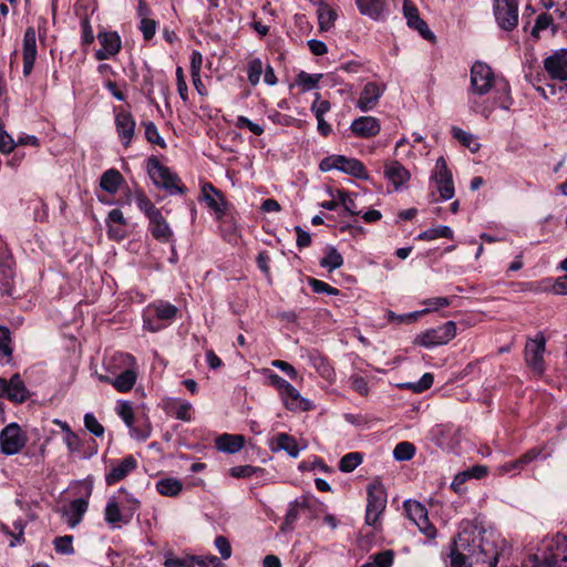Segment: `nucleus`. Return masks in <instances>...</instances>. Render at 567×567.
<instances>
[{"mask_svg": "<svg viewBox=\"0 0 567 567\" xmlns=\"http://www.w3.org/2000/svg\"><path fill=\"white\" fill-rule=\"evenodd\" d=\"M453 230L449 226H437L434 228L426 229L422 233H420L416 237L417 240H434L437 238H446L452 239L453 238Z\"/></svg>", "mask_w": 567, "mask_h": 567, "instance_id": "37998d69", "label": "nucleus"}, {"mask_svg": "<svg viewBox=\"0 0 567 567\" xmlns=\"http://www.w3.org/2000/svg\"><path fill=\"white\" fill-rule=\"evenodd\" d=\"M310 362L323 379L331 381L336 377V372L331 362L322 353L318 351L312 352L310 354Z\"/></svg>", "mask_w": 567, "mask_h": 567, "instance_id": "2f4dec72", "label": "nucleus"}, {"mask_svg": "<svg viewBox=\"0 0 567 567\" xmlns=\"http://www.w3.org/2000/svg\"><path fill=\"white\" fill-rule=\"evenodd\" d=\"M383 92L384 87H381L375 82H368L360 93L357 107L362 112L371 111L378 104Z\"/></svg>", "mask_w": 567, "mask_h": 567, "instance_id": "4be33fe9", "label": "nucleus"}, {"mask_svg": "<svg viewBox=\"0 0 567 567\" xmlns=\"http://www.w3.org/2000/svg\"><path fill=\"white\" fill-rule=\"evenodd\" d=\"M280 398L289 411H309L310 410V403L309 401L305 400L299 391L289 383L287 388H285L280 393Z\"/></svg>", "mask_w": 567, "mask_h": 567, "instance_id": "b1692460", "label": "nucleus"}, {"mask_svg": "<svg viewBox=\"0 0 567 567\" xmlns=\"http://www.w3.org/2000/svg\"><path fill=\"white\" fill-rule=\"evenodd\" d=\"M116 412L118 416L123 420V422L128 426L132 427L135 416L134 411L131 402L128 401H120L118 405L116 408Z\"/></svg>", "mask_w": 567, "mask_h": 567, "instance_id": "bf43d9fd", "label": "nucleus"}, {"mask_svg": "<svg viewBox=\"0 0 567 567\" xmlns=\"http://www.w3.org/2000/svg\"><path fill=\"white\" fill-rule=\"evenodd\" d=\"M245 444V437L239 434L224 433L216 437L215 446L218 451L235 454L239 452Z\"/></svg>", "mask_w": 567, "mask_h": 567, "instance_id": "bb28decb", "label": "nucleus"}, {"mask_svg": "<svg viewBox=\"0 0 567 567\" xmlns=\"http://www.w3.org/2000/svg\"><path fill=\"white\" fill-rule=\"evenodd\" d=\"M498 79L499 78L494 74L489 65L476 61L471 68V83L467 93L485 95L492 90Z\"/></svg>", "mask_w": 567, "mask_h": 567, "instance_id": "423d86ee", "label": "nucleus"}, {"mask_svg": "<svg viewBox=\"0 0 567 567\" xmlns=\"http://www.w3.org/2000/svg\"><path fill=\"white\" fill-rule=\"evenodd\" d=\"M0 398L18 404L30 398V391L19 373H14L9 380L0 378Z\"/></svg>", "mask_w": 567, "mask_h": 567, "instance_id": "f8f14e48", "label": "nucleus"}, {"mask_svg": "<svg viewBox=\"0 0 567 567\" xmlns=\"http://www.w3.org/2000/svg\"><path fill=\"white\" fill-rule=\"evenodd\" d=\"M318 23L321 31L330 30L337 19V12L326 2H321L318 10Z\"/></svg>", "mask_w": 567, "mask_h": 567, "instance_id": "58836bf2", "label": "nucleus"}, {"mask_svg": "<svg viewBox=\"0 0 567 567\" xmlns=\"http://www.w3.org/2000/svg\"><path fill=\"white\" fill-rule=\"evenodd\" d=\"M117 493L124 495V497L118 502H120L122 509L125 513L126 520L131 522L133 519L135 513L140 509L141 502L136 497H134L131 493H128L126 491V488H124V487H121Z\"/></svg>", "mask_w": 567, "mask_h": 567, "instance_id": "e433bc0d", "label": "nucleus"}, {"mask_svg": "<svg viewBox=\"0 0 567 567\" xmlns=\"http://www.w3.org/2000/svg\"><path fill=\"white\" fill-rule=\"evenodd\" d=\"M404 507H405V511H406L409 517L415 524H417V522H420V519L425 518V515H427V509L425 508V506H423L419 502H413V503L405 502Z\"/></svg>", "mask_w": 567, "mask_h": 567, "instance_id": "13d9d810", "label": "nucleus"}, {"mask_svg": "<svg viewBox=\"0 0 567 567\" xmlns=\"http://www.w3.org/2000/svg\"><path fill=\"white\" fill-rule=\"evenodd\" d=\"M493 12L498 27L504 31H513L518 24L517 0H494Z\"/></svg>", "mask_w": 567, "mask_h": 567, "instance_id": "6e6552de", "label": "nucleus"}, {"mask_svg": "<svg viewBox=\"0 0 567 567\" xmlns=\"http://www.w3.org/2000/svg\"><path fill=\"white\" fill-rule=\"evenodd\" d=\"M197 561V556L188 555L185 557H177L172 554L165 556V567H194Z\"/></svg>", "mask_w": 567, "mask_h": 567, "instance_id": "864d4df0", "label": "nucleus"}, {"mask_svg": "<svg viewBox=\"0 0 567 567\" xmlns=\"http://www.w3.org/2000/svg\"><path fill=\"white\" fill-rule=\"evenodd\" d=\"M104 520L112 526H116L118 524H130V520H126L125 513L115 496H112L107 499L104 509Z\"/></svg>", "mask_w": 567, "mask_h": 567, "instance_id": "cd10ccee", "label": "nucleus"}, {"mask_svg": "<svg viewBox=\"0 0 567 567\" xmlns=\"http://www.w3.org/2000/svg\"><path fill=\"white\" fill-rule=\"evenodd\" d=\"M124 183L123 175L116 168L106 169L100 177V187L111 195L116 194Z\"/></svg>", "mask_w": 567, "mask_h": 567, "instance_id": "c756f323", "label": "nucleus"}, {"mask_svg": "<svg viewBox=\"0 0 567 567\" xmlns=\"http://www.w3.org/2000/svg\"><path fill=\"white\" fill-rule=\"evenodd\" d=\"M97 40L102 45V49L94 54L97 61L107 60L116 55L122 49L121 37L116 31L99 32Z\"/></svg>", "mask_w": 567, "mask_h": 567, "instance_id": "f3484780", "label": "nucleus"}, {"mask_svg": "<svg viewBox=\"0 0 567 567\" xmlns=\"http://www.w3.org/2000/svg\"><path fill=\"white\" fill-rule=\"evenodd\" d=\"M81 487L84 489L83 495L79 498L71 501L69 508L63 511V516L68 518V525L71 528L78 526L89 508V498L92 495L93 483L90 481L81 482Z\"/></svg>", "mask_w": 567, "mask_h": 567, "instance_id": "9d476101", "label": "nucleus"}, {"mask_svg": "<svg viewBox=\"0 0 567 567\" xmlns=\"http://www.w3.org/2000/svg\"><path fill=\"white\" fill-rule=\"evenodd\" d=\"M262 73L264 64L259 58H252L248 61L247 75L248 82L250 83L251 86H256L259 83Z\"/></svg>", "mask_w": 567, "mask_h": 567, "instance_id": "8fccbe9b", "label": "nucleus"}, {"mask_svg": "<svg viewBox=\"0 0 567 567\" xmlns=\"http://www.w3.org/2000/svg\"><path fill=\"white\" fill-rule=\"evenodd\" d=\"M319 169L321 172L338 169L358 179H369V173L364 164L354 157H347L344 155L333 154L322 158L319 163Z\"/></svg>", "mask_w": 567, "mask_h": 567, "instance_id": "20e7f679", "label": "nucleus"}, {"mask_svg": "<svg viewBox=\"0 0 567 567\" xmlns=\"http://www.w3.org/2000/svg\"><path fill=\"white\" fill-rule=\"evenodd\" d=\"M365 523L377 527L380 515L386 506V493L380 483H372L367 489Z\"/></svg>", "mask_w": 567, "mask_h": 567, "instance_id": "0eeeda50", "label": "nucleus"}, {"mask_svg": "<svg viewBox=\"0 0 567 567\" xmlns=\"http://www.w3.org/2000/svg\"><path fill=\"white\" fill-rule=\"evenodd\" d=\"M268 118L274 124L280 125V126H296L297 123L299 122L298 118H296L291 115H288V114H282L278 111H274V112L269 113Z\"/></svg>", "mask_w": 567, "mask_h": 567, "instance_id": "69168bd1", "label": "nucleus"}, {"mask_svg": "<svg viewBox=\"0 0 567 567\" xmlns=\"http://www.w3.org/2000/svg\"><path fill=\"white\" fill-rule=\"evenodd\" d=\"M350 386L353 391H355L361 396H367L370 392L369 385L367 380L359 375V374H352L349 378Z\"/></svg>", "mask_w": 567, "mask_h": 567, "instance_id": "774afa93", "label": "nucleus"}, {"mask_svg": "<svg viewBox=\"0 0 567 567\" xmlns=\"http://www.w3.org/2000/svg\"><path fill=\"white\" fill-rule=\"evenodd\" d=\"M451 134L462 146L470 148L472 152H476L478 150L480 145L474 143L473 134L457 126H452Z\"/></svg>", "mask_w": 567, "mask_h": 567, "instance_id": "49530a36", "label": "nucleus"}, {"mask_svg": "<svg viewBox=\"0 0 567 567\" xmlns=\"http://www.w3.org/2000/svg\"><path fill=\"white\" fill-rule=\"evenodd\" d=\"M434 382V375L430 372L424 373L417 382L406 383V388L414 393H422L429 390Z\"/></svg>", "mask_w": 567, "mask_h": 567, "instance_id": "052dcab7", "label": "nucleus"}, {"mask_svg": "<svg viewBox=\"0 0 567 567\" xmlns=\"http://www.w3.org/2000/svg\"><path fill=\"white\" fill-rule=\"evenodd\" d=\"M416 449L413 443L402 441L393 450V457L396 461H410L414 457Z\"/></svg>", "mask_w": 567, "mask_h": 567, "instance_id": "09e8293b", "label": "nucleus"}, {"mask_svg": "<svg viewBox=\"0 0 567 567\" xmlns=\"http://www.w3.org/2000/svg\"><path fill=\"white\" fill-rule=\"evenodd\" d=\"M298 470L301 472H311L319 470L324 473H331L332 468L328 466L324 461L319 456H313L311 460H303L299 463Z\"/></svg>", "mask_w": 567, "mask_h": 567, "instance_id": "603ef678", "label": "nucleus"}, {"mask_svg": "<svg viewBox=\"0 0 567 567\" xmlns=\"http://www.w3.org/2000/svg\"><path fill=\"white\" fill-rule=\"evenodd\" d=\"M54 549L58 554L72 555L74 554L73 536L64 535L58 536L53 540Z\"/></svg>", "mask_w": 567, "mask_h": 567, "instance_id": "6e6d98bb", "label": "nucleus"}, {"mask_svg": "<svg viewBox=\"0 0 567 567\" xmlns=\"http://www.w3.org/2000/svg\"><path fill=\"white\" fill-rule=\"evenodd\" d=\"M384 176L399 189L411 178L410 172L398 161H393L384 166Z\"/></svg>", "mask_w": 567, "mask_h": 567, "instance_id": "a878e982", "label": "nucleus"}, {"mask_svg": "<svg viewBox=\"0 0 567 567\" xmlns=\"http://www.w3.org/2000/svg\"><path fill=\"white\" fill-rule=\"evenodd\" d=\"M544 69L551 80L567 81V50H558L547 56Z\"/></svg>", "mask_w": 567, "mask_h": 567, "instance_id": "a211bd4d", "label": "nucleus"}, {"mask_svg": "<svg viewBox=\"0 0 567 567\" xmlns=\"http://www.w3.org/2000/svg\"><path fill=\"white\" fill-rule=\"evenodd\" d=\"M553 16L548 13H540L535 22V25L532 29V37L535 39L539 38V32L546 30L548 27L553 24Z\"/></svg>", "mask_w": 567, "mask_h": 567, "instance_id": "338daca9", "label": "nucleus"}, {"mask_svg": "<svg viewBox=\"0 0 567 567\" xmlns=\"http://www.w3.org/2000/svg\"><path fill=\"white\" fill-rule=\"evenodd\" d=\"M488 474V468L485 465L476 464L466 471L458 473L457 478H462V481H466L467 478H484Z\"/></svg>", "mask_w": 567, "mask_h": 567, "instance_id": "680f3d73", "label": "nucleus"}, {"mask_svg": "<svg viewBox=\"0 0 567 567\" xmlns=\"http://www.w3.org/2000/svg\"><path fill=\"white\" fill-rule=\"evenodd\" d=\"M482 95L468 94V105L472 112L483 115L488 118L494 111L492 103L487 101H481Z\"/></svg>", "mask_w": 567, "mask_h": 567, "instance_id": "c03bdc74", "label": "nucleus"}, {"mask_svg": "<svg viewBox=\"0 0 567 567\" xmlns=\"http://www.w3.org/2000/svg\"><path fill=\"white\" fill-rule=\"evenodd\" d=\"M494 97L492 105L494 110L496 107L503 110H509L513 104V97L511 95V85L506 79L501 76L492 87Z\"/></svg>", "mask_w": 567, "mask_h": 567, "instance_id": "5701e85b", "label": "nucleus"}, {"mask_svg": "<svg viewBox=\"0 0 567 567\" xmlns=\"http://www.w3.org/2000/svg\"><path fill=\"white\" fill-rule=\"evenodd\" d=\"M136 379V372L132 368H127L113 379L112 385L116 391L125 393L133 389Z\"/></svg>", "mask_w": 567, "mask_h": 567, "instance_id": "473e14b6", "label": "nucleus"}, {"mask_svg": "<svg viewBox=\"0 0 567 567\" xmlns=\"http://www.w3.org/2000/svg\"><path fill=\"white\" fill-rule=\"evenodd\" d=\"M457 334V326L454 321H446L436 328H430L417 334L414 344L432 349L439 346L447 344Z\"/></svg>", "mask_w": 567, "mask_h": 567, "instance_id": "39448f33", "label": "nucleus"}, {"mask_svg": "<svg viewBox=\"0 0 567 567\" xmlns=\"http://www.w3.org/2000/svg\"><path fill=\"white\" fill-rule=\"evenodd\" d=\"M374 567H392L394 561V551L385 549L372 556Z\"/></svg>", "mask_w": 567, "mask_h": 567, "instance_id": "e2e57ef3", "label": "nucleus"}, {"mask_svg": "<svg viewBox=\"0 0 567 567\" xmlns=\"http://www.w3.org/2000/svg\"><path fill=\"white\" fill-rule=\"evenodd\" d=\"M150 311L161 321H172L176 317L178 309L169 302L161 301L150 307Z\"/></svg>", "mask_w": 567, "mask_h": 567, "instance_id": "79ce46f5", "label": "nucleus"}, {"mask_svg": "<svg viewBox=\"0 0 567 567\" xmlns=\"http://www.w3.org/2000/svg\"><path fill=\"white\" fill-rule=\"evenodd\" d=\"M534 567H567V530L558 532L543 554L534 555Z\"/></svg>", "mask_w": 567, "mask_h": 567, "instance_id": "7ed1b4c3", "label": "nucleus"}, {"mask_svg": "<svg viewBox=\"0 0 567 567\" xmlns=\"http://www.w3.org/2000/svg\"><path fill=\"white\" fill-rule=\"evenodd\" d=\"M429 312H430V309H423V310L413 311L410 313L396 315L394 311L388 310L386 319L389 322L395 323V324H410L412 322H415L420 317H422Z\"/></svg>", "mask_w": 567, "mask_h": 567, "instance_id": "a19ab883", "label": "nucleus"}, {"mask_svg": "<svg viewBox=\"0 0 567 567\" xmlns=\"http://www.w3.org/2000/svg\"><path fill=\"white\" fill-rule=\"evenodd\" d=\"M27 443V436L17 423H10L0 432V447L6 455L19 453Z\"/></svg>", "mask_w": 567, "mask_h": 567, "instance_id": "9b49d317", "label": "nucleus"}, {"mask_svg": "<svg viewBox=\"0 0 567 567\" xmlns=\"http://www.w3.org/2000/svg\"><path fill=\"white\" fill-rule=\"evenodd\" d=\"M199 202L206 204L207 208L214 214L223 205V202L227 200L225 193L213 185L210 182H204L200 184Z\"/></svg>", "mask_w": 567, "mask_h": 567, "instance_id": "6ab92c4d", "label": "nucleus"}, {"mask_svg": "<svg viewBox=\"0 0 567 567\" xmlns=\"http://www.w3.org/2000/svg\"><path fill=\"white\" fill-rule=\"evenodd\" d=\"M546 339L542 332L537 333L535 339H529L525 347V361L527 365L537 374L545 371L544 352Z\"/></svg>", "mask_w": 567, "mask_h": 567, "instance_id": "ddd939ff", "label": "nucleus"}, {"mask_svg": "<svg viewBox=\"0 0 567 567\" xmlns=\"http://www.w3.org/2000/svg\"><path fill=\"white\" fill-rule=\"evenodd\" d=\"M308 285L311 287L312 291L319 295H328V296H338L340 290L330 286L329 284L319 280L317 278H308Z\"/></svg>", "mask_w": 567, "mask_h": 567, "instance_id": "4d7b16f0", "label": "nucleus"}, {"mask_svg": "<svg viewBox=\"0 0 567 567\" xmlns=\"http://www.w3.org/2000/svg\"><path fill=\"white\" fill-rule=\"evenodd\" d=\"M114 125L118 141L124 148L131 146L135 136L136 122L133 114L124 110L122 106H115L114 110Z\"/></svg>", "mask_w": 567, "mask_h": 567, "instance_id": "1a4fd4ad", "label": "nucleus"}, {"mask_svg": "<svg viewBox=\"0 0 567 567\" xmlns=\"http://www.w3.org/2000/svg\"><path fill=\"white\" fill-rule=\"evenodd\" d=\"M350 130L357 137L371 138L380 133L381 125L373 116H359L351 123Z\"/></svg>", "mask_w": 567, "mask_h": 567, "instance_id": "412c9836", "label": "nucleus"}, {"mask_svg": "<svg viewBox=\"0 0 567 567\" xmlns=\"http://www.w3.org/2000/svg\"><path fill=\"white\" fill-rule=\"evenodd\" d=\"M363 461V454L360 452H350L343 455L339 461V470L343 473L354 471Z\"/></svg>", "mask_w": 567, "mask_h": 567, "instance_id": "a18cd8bd", "label": "nucleus"}, {"mask_svg": "<svg viewBox=\"0 0 567 567\" xmlns=\"http://www.w3.org/2000/svg\"><path fill=\"white\" fill-rule=\"evenodd\" d=\"M322 74H310L306 71H300L296 76V84L301 86L303 92L313 90L318 86Z\"/></svg>", "mask_w": 567, "mask_h": 567, "instance_id": "de8ad7c7", "label": "nucleus"}, {"mask_svg": "<svg viewBox=\"0 0 567 567\" xmlns=\"http://www.w3.org/2000/svg\"><path fill=\"white\" fill-rule=\"evenodd\" d=\"M501 542L493 530L466 523L451 545V567H496Z\"/></svg>", "mask_w": 567, "mask_h": 567, "instance_id": "f257e3e1", "label": "nucleus"}, {"mask_svg": "<svg viewBox=\"0 0 567 567\" xmlns=\"http://www.w3.org/2000/svg\"><path fill=\"white\" fill-rule=\"evenodd\" d=\"M134 197L137 208L146 216V218H150L161 212V209L154 205V203L148 198L143 189L137 188L135 190Z\"/></svg>", "mask_w": 567, "mask_h": 567, "instance_id": "ea45409f", "label": "nucleus"}, {"mask_svg": "<svg viewBox=\"0 0 567 567\" xmlns=\"http://www.w3.org/2000/svg\"><path fill=\"white\" fill-rule=\"evenodd\" d=\"M308 507H309V505H308L306 499H303V501L295 499L293 502H291L289 504V508H288L287 514L285 516V520L281 524V527H280L281 530L291 529L293 524L299 518L300 511L301 509H306Z\"/></svg>", "mask_w": 567, "mask_h": 567, "instance_id": "c9c22d12", "label": "nucleus"}, {"mask_svg": "<svg viewBox=\"0 0 567 567\" xmlns=\"http://www.w3.org/2000/svg\"><path fill=\"white\" fill-rule=\"evenodd\" d=\"M402 10L410 29L416 30L424 40L430 42L436 40L435 34L430 30L427 23L420 17L419 9L412 0H403Z\"/></svg>", "mask_w": 567, "mask_h": 567, "instance_id": "4468645a", "label": "nucleus"}, {"mask_svg": "<svg viewBox=\"0 0 567 567\" xmlns=\"http://www.w3.org/2000/svg\"><path fill=\"white\" fill-rule=\"evenodd\" d=\"M274 442L276 443V446L271 445V451H286L289 456L293 458L298 457L300 449L297 440L292 435L280 432L274 437Z\"/></svg>", "mask_w": 567, "mask_h": 567, "instance_id": "7c9ffc66", "label": "nucleus"}, {"mask_svg": "<svg viewBox=\"0 0 567 567\" xmlns=\"http://www.w3.org/2000/svg\"><path fill=\"white\" fill-rule=\"evenodd\" d=\"M164 410L167 414L174 415L181 421H190L192 404L179 399H168L164 403Z\"/></svg>", "mask_w": 567, "mask_h": 567, "instance_id": "c85d7f7f", "label": "nucleus"}, {"mask_svg": "<svg viewBox=\"0 0 567 567\" xmlns=\"http://www.w3.org/2000/svg\"><path fill=\"white\" fill-rule=\"evenodd\" d=\"M137 468V460L134 455L128 454L122 460H112L110 470L105 474V483L113 486L123 481L130 473Z\"/></svg>", "mask_w": 567, "mask_h": 567, "instance_id": "2eb2a0df", "label": "nucleus"}, {"mask_svg": "<svg viewBox=\"0 0 567 567\" xmlns=\"http://www.w3.org/2000/svg\"><path fill=\"white\" fill-rule=\"evenodd\" d=\"M146 172L157 188L165 189L169 195H185L187 187L181 177L152 155L146 159Z\"/></svg>", "mask_w": 567, "mask_h": 567, "instance_id": "f03ea898", "label": "nucleus"}, {"mask_svg": "<svg viewBox=\"0 0 567 567\" xmlns=\"http://www.w3.org/2000/svg\"><path fill=\"white\" fill-rule=\"evenodd\" d=\"M355 4L362 16L374 21H384L389 14L386 0H355Z\"/></svg>", "mask_w": 567, "mask_h": 567, "instance_id": "aec40b11", "label": "nucleus"}, {"mask_svg": "<svg viewBox=\"0 0 567 567\" xmlns=\"http://www.w3.org/2000/svg\"><path fill=\"white\" fill-rule=\"evenodd\" d=\"M147 219V230L156 241L161 244L175 243L174 231L169 226L167 219L162 214V210Z\"/></svg>", "mask_w": 567, "mask_h": 567, "instance_id": "dca6fc26", "label": "nucleus"}, {"mask_svg": "<svg viewBox=\"0 0 567 567\" xmlns=\"http://www.w3.org/2000/svg\"><path fill=\"white\" fill-rule=\"evenodd\" d=\"M143 126L145 128V138L148 143L157 145L163 150L167 147L165 140L161 136L157 126L153 122H143Z\"/></svg>", "mask_w": 567, "mask_h": 567, "instance_id": "3c124183", "label": "nucleus"}, {"mask_svg": "<svg viewBox=\"0 0 567 567\" xmlns=\"http://www.w3.org/2000/svg\"><path fill=\"white\" fill-rule=\"evenodd\" d=\"M320 266L333 271L343 265V257L333 246H327L324 249V256L320 259Z\"/></svg>", "mask_w": 567, "mask_h": 567, "instance_id": "4c0bfd02", "label": "nucleus"}, {"mask_svg": "<svg viewBox=\"0 0 567 567\" xmlns=\"http://www.w3.org/2000/svg\"><path fill=\"white\" fill-rule=\"evenodd\" d=\"M22 54L37 55V34L33 27H28L23 35Z\"/></svg>", "mask_w": 567, "mask_h": 567, "instance_id": "5fc2aeb1", "label": "nucleus"}, {"mask_svg": "<svg viewBox=\"0 0 567 567\" xmlns=\"http://www.w3.org/2000/svg\"><path fill=\"white\" fill-rule=\"evenodd\" d=\"M239 213L237 209L233 210L230 214H228L226 217H223L219 219L218 227L220 229V233L227 241L235 240L240 233V226H239Z\"/></svg>", "mask_w": 567, "mask_h": 567, "instance_id": "393cba45", "label": "nucleus"}, {"mask_svg": "<svg viewBox=\"0 0 567 567\" xmlns=\"http://www.w3.org/2000/svg\"><path fill=\"white\" fill-rule=\"evenodd\" d=\"M158 494L167 497H175L183 491V483L174 477L161 478L156 482Z\"/></svg>", "mask_w": 567, "mask_h": 567, "instance_id": "72a5a7b5", "label": "nucleus"}, {"mask_svg": "<svg viewBox=\"0 0 567 567\" xmlns=\"http://www.w3.org/2000/svg\"><path fill=\"white\" fill-rule=\"evenodd\" d=\"M543 452L542 447H532L528 451H526L524 454H522L517 460L514 462L505 463L503 468L505 472H511L514 470H520L527 464L535 461Z\"/></svg>", "mask_w": 567, "mask_h": 567, "instance_id": "f704fd0d", "label": "nucleus"}, {"mask_svg": "<svg viewBox=\"0 0 567 567\" xmlns=\"http://www.w3.org/2000/svg\"><path fill=\"white\" fill-rule=\"evenodd\" d=\"M85 429L95 436H103L105 430L104 426L97 421L93 413H86L84 415Z\"/></svg>", "mask_w": 567, "mask_h": 567, "instance_id": "0e129e2a", "label": "nucleus"}]
</instances>
